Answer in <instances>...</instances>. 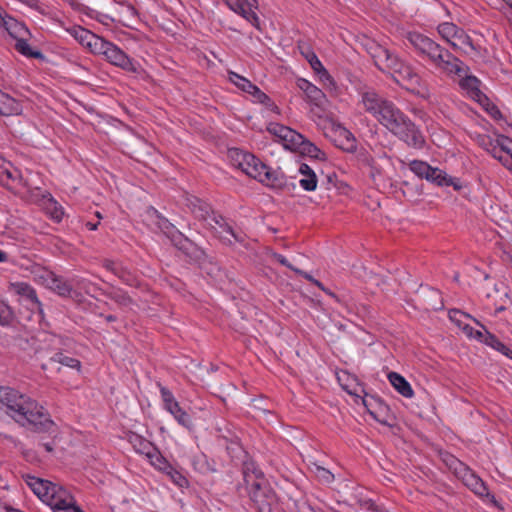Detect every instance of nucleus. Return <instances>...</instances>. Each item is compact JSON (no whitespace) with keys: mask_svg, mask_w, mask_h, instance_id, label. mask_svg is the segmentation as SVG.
<instances>
[{"mask_svg":"<svg viewBox=\"0 0 512 512\" xmlns=\"http://www.w3.org/2000/svg\"><path fill=\"white\" fill-rule=\"evenodd\" d=\"M462 331L465 333V335L469 338H474L477 341L483 343L485 339V331L482 332L480 330H475L472 326L469 324H465L462 327Z\"/></svg>","mask_w":512,"mask_h":512,"instance_id":"55","label":"nucleus"},{"mask_svg":"<svg viewBox=\"0 0 512 512\" xmlns=\"http://www.w3.org/2000/svg\"><path fill=\"white\" fill-rule=\"evenodd\" d=\"M124 284L131 287H139L140 281L137 276L123 265L118 270L117 276Z\"/></svg>","mask_w":512,"mask_h":512,"instance_id":"47","label":"nucleus"},{"mask_svg":"<svg viewBox=\"0 0 512 512\" xmlns=\"http://www.w3.org/2000/svg\"><path fill=\"white\" fill-rule=\"evenodd\" d=\"M214 429L217 440L222 443L236 439L238 436L235 427L224 419L217 421Z\"/></svg>","mask_w":512,"mask_h":512,"instance_id":"30","label":"nucleus"},{"mask_svg":"<svg viewBox=\"0 0 512 512\" xmlns=\"http://www.w3.org/2000/svg\"><path fill=\"white\" fill-rule=\"evenodd\" d=\"M473 322L478 327L483 329V331H485V339H484V342H483L485 345H487V346L491 347L492 349L500 352L501 354H503L507 358L512 359V350L508 346H506L503 342H501L496 335H494L491 332H489L487 330L486 326L484 324H482L479 320L473 319Z\"/></svg>","mask_w":512,"mask_h":512,"instance_id":"26","label":"nucleus"},{"mask_svg":"<svg viewBox=\"0 0 512 512\" xmlns=\"http://www.w3.org/2000/svg\"><path fill=\"white\" fill-rule=\"evenodd\" d=\"M227 4L231 10L241 15L259 29V18L253 10L257 8L256 0H227Z\"/></svg>","mask_w":512,"mask_h":512,"instance_id":"14","label":"nucleus"},{"mask_svg":"<svg viewBox=\"0 0 512 512\" xmlns=\"http://www.w3.org/2000/svg\"><path fill=\"white\" fill-rule=\"evenodd\" d=\"M436 69L447 75L462 76L464 63L444 47L440 48L429 62Z\"/></svg>","mask_w":512,"mask_h":512,"instance_id":"10","label":"nucleus"},{"mask_svg":"<svg viewBox=\"0 0 512 512\" xmlns=\"http://www.w3.org/2000/svg\"><path fill=\"white\" fill-rule=\"evenodd\" d=\"M18 1L23 3V4H25V5H27L28 7L36 10L41 15H46L47 14L45 6L42 5L39 2V0H18Z\"/></svg>","mask_w":512,"mask_h":512,"instance_id":"59","label":"nucleus"},{"mask_svg":"<svg viewBox=\"0 0 512 512\" xmlns=\"http://www.w3.org/2000/svg\"><path fill=\"white\" fill-rule=\"evenodd\" d=\"M299 172L303 175V178L299 180L300 186L305 191H314L317 188L318 179L312 168L308 164L302 163Z\"/></svg>","mask_w":512,"mask_h":512,"instance_id":"32","label":"nucleus"},{"mask_svg":"<svg viewBox=\"0 0 512 512\" xmlns=\"http://www.w3.org/2000/svg\"><path fill=\"white\" fill-rule=\"evenodd\" d=\"M407 42L414 49V52L422 59L430 62L435 54L442 47L440 44L420 32H408L406 35Z\"/></svg>","mask_w":512,"mask_h":512,"instance_id":"7","label":"nucleus"},{"mask_svg":"<svg viewBox=\"0 0 512 512\" xmlns=\"http://www.w3.org/2000/svg\"><path fill=\"white\" fill-rule=\"evenodd\" d=\"M160 393H161V397H162L165 409L170 405L176 406L177 400L174 398L172 392L168 388L161 386Z\"/></svg>","mask_w":512,"mask_h":512,"instance_id":"57","label":"nucleus"},{"mask_svg":"<svg viewBox=\"0 0 512 512\" xmlns=\"http://www.w3.org/2000/svg\"><path fill=\"white\" fill-rule=\"evenodd\" d=\"M267 131L272 135L276 136L277 138H279L283 147L287 150L289 149L293 140H295V137L296 140L299 139L297 131L279 123H270L267 126Z\"/></svg>","mask_w":512,"mask_h":512,"instance_id":"21","label":"nucleus"},{"mask_svg":"<svg viewBox=\"0 0 512 512\" xmlns=\"http://www.w3.org/2000/svg\"><path fill=\"white\" fill-rule=\"evenodd\" d=\"M305 95H306L307 101L311 105L315 106L320 111H324L325 104L327 102V98L321 89H319L318 87L313 85L309 89V91L305 92Z\"/></svg>","mask_w":512,"mask_h":512,"instance_id":"37","label":"nucleus"},{"mask_svg":"<svg viewBox=\"0 0 512 512\" xmlns=\"http://www.w3.org/2000/svg\"><path fill=\"white\" fill-rule=\"evenodd\" d=\"M157 218L156 224L158 228L173 242L174 236L180 235L181 232L165 217H163L157 210H154Z\"/></svg>","mask_w":512,"mask_h":512,"instance_id":"40","label":"nucleus"},{"mask_svg":"<svg viewBox=\"0 0 512 512\" xmlns=\"http://www.w3.org/2000/svg\"><path fill=\"white\" fill-rule=\"evenodd\" d=\"M425 179L437 186H452L456 191L462 189L459 179L447 175L445 171L437 167H431V171H429Z\"/></svg>","mask_w":512,"mask_h":512,"instance_id":"20","label":"nucleus"},{"mask_svg":"<svg viewBox=\"0 0 512 512\" xmlns=\"http://www.w3.org/2000/svg\"><path fill=\"white\" fill-rule=\"evenodd\" d=\"M475 494L479 496H490L487 486L468 466L458 476Z\"/></svg>","mask_w":512,"mask_h":512,"instance_id":"22","label":"nucleus"},{"mask_svg":"<svg viewBox=\"0 0 512 512\" xmlns=\"http://www.w3.org/2000/svg\"><path fill=\"white\" fill-rule=\"evenodd\" d=\"M128 441L136 452L151 457V452L154 451L155 446L149 440L137 433H131L128 435Z\"/></svg>","mask_w":512,"mask_h":512,"instance_id":"33","label":"nucleus"},{"mask_svg":"<svg viewBox=\"0 0 512 512\" xmlns=\"http://www.w3.org/2000/svg\"><path fill=\"white\" fill-rule=\"evenodd\" d=\"M103 295L114 301L120 308H131L136 304L134 299L121 288L113 287L109 291H103Z\"/></svg>","mask_w":512,"mask_h":512,"instance_id":"29","label":"nucleus"},{"mask_svg":"<svg viewBox=\"0 0 512 512\" xmlns=\"http://www.w3.org/2000/svg\"><path fill=\"white\" fill-rule=\"evenodd\" d=\"M211 215V221L215 225H218L219 228H221L224 232L229 233L234 238V240L240 241L233 228L225 221V218L221 214L215 213L213 211Z\"/></svg>","mask_w":512,"mask_h":512,"instance_id":"50","label":"nucleus"},{"mask_svg":"<svg viewBox=\"0 0 512 512\" xmlns=\"http://www.w3.org/2000/svg\"><path fill=\"white\" fill-rule=\"evenodd\" d=\"M0 185L14 194H21L22 191L30 190L29 182L22 176L20 170L7 161V166L0 170Z\"/></svg>","mask_w":512,"mask_h":512,"instance_id":"8","label":"nucleus"},{"mask_svg":"<svg viewBox=\"0 0 512 512\" xmlns=\"http://www.w3.org/2000/svg\"><path fill=\"white\" fill-rule=\"evenodd\" d=\"M489 153L501 163L505 164L507 162V157L504 156L502 150H500V145H495V149L490 150Z\"/></svg>","mask_w":512,"mask_h":512,"instance_id":"63","label":"nucleus"},{"mask_svg":"<svg viewBox=\"0 0 512 512\" xmlns=\"http://www.w3.org/2000/svg\"><path fill=\"white\" fill-rule=\"evenodd\" d=\"M3 20H0V28H4L7 33L15 40L23 37H31V32L27 26L4 11Z\"/></svg>","mask_w":512,"mask_h":512,"instance_id":"16","label":"nucleus"},{"mask_svg":"<svg viewBox=\"0 0 512 512\" xmlns=\"http://www.w3.org/2000/svg\"><path fill=\"white\" fill-rule=\"evenodd\" d=\"M67 31L82 46L87 47L91 53H93V51H94V46L98 45L99 41L102 38L82 26H73V27L67 29Z\"/></svg>","mask_w":512,"mask_h":512,"instance_id":"18","label":"nucleus"},{"mask_svg":"<svg viewBox=\"0 0 512 512\" xmlns=\"http://www.w3.org/2000/svg\"><path fill=\"white\" fill-rule=\"evenodd\" d=\"M93 54L101 55L110 64L119 67L127 72L138 74L140 72V64L130 58L121 48L114 43L104 39L94 46Z\"/></svg>","mask_w":512,"mask_h":512,"instance_id":"5","label":"nucleus"},{"mask_svg":"<svg viewBox=\"0 0 512 512\" xmlns=\"http://www.w3.org/2000/svg\"><path fill=\"white\" fill-rule=\"evenodd\" d=\"M440 458L445 463V465L453 471V473L458 477L463 470H466L467 465L464 464L462 461H460L458 458H456L451 453L444 451L440 452Z\"/></svg>","mask_w":512,"mask_h":512,"instance_id":"39","label":"nucleus"},{"mask_svg":"<svg viewBox=\"0 0 512 512\" xmlns=\"http://www.w3.org/2000/svg\"><path fill=\"white\" fill-rule=\"evenodd\" d=\"M251 95L257 102L261 104H265L270 101V97L263 91H261L258 87L254 90V92Z\"/></svg>","mask_w":512,"mask_h":512,"instance_id":"62","label":"nucleus"},{"mask_svg":"<svg viewBox=\"0 0 512 512\" xmlns=\"http://www.w3.org/2000/svg\"><path fill=\"white\" fill-rule=\"evenodd\" d=\"M75 501L74 496L63 486L54 483V489L51 491L47 505L55 510L57 507L69 505Z\"/></svg>","mask_w":512,"mask_h":512,"instance_id":"24","label":"nucleus"},{"mask_svg":"<svg viewBox=\"0 0 512 512\" xmlns=\"http://www.w3.org/2000/svg\"><path fill=\"white\" fill-rule=\"evenodd\" d=\"M479 145L484 148L487 152L495 149L496 143H499V135L496 138H492L489 135H479L478 136Z\"/></svg>","mask_w":512,"mask_h":512,"instance_id":"53","label":"nucleus"},{"mask_svg":"<svg viewBox=\"0 0 512 512\" xmlns=\"http://www.w3.org/2000/svg\"><path fill=\"white\" fill-rule=\"evenodd\" d=\"M148 458L150 459L151 464L161 472L166 471L172 465L160 454L156 447L154 448V451L151 452V457Z\"/></svg>","mask_w":512,"mask_h":512,"instance_id":"49","label":"nucleus"},{"mask_svg":"<svg viewBox=\"0 0 512 512\" xmlns=\"http://www.w3.org/2000/svg\"><path fill=\"white\" fill-rule=\"evenodd\" d=\"M299 139L293 140L288 150L297 152L302 156H307L312 159L326 161L327 156L324 151L318 148L314 143L306 139L302 134L298 133Z\"/></svg>","mask_w":512,"mask_h":512,"instance_id":"12","label":"nucleus"},{"mask_svg":"<svg viewBox=\"0 0 512 512\" xmlns=\"http://www.w3.org/2000/svg\"><path fill=\"white\" fill-rule=\"evenodd\" d=\"M362 103L368 113L409 147L423 148V134L393 101L382 97L374 90H368L362 93Z\"/></svg>","mask_w":512,"mask_h":512,"instance_id":"1","label":"nucleus"},{"mask_svg":"<svg viewBox=\"0 0 512 512\" xmlns=\"http://www.w3.org/2000/svg\"><path fill=\"white\" fill-rule=\"evenodd\" d=\"M449 318L450 320L455 323L461 330H462V327L465 325V323H463L462 321V318H467V319H471L473 321V319H475L473 316H471L470 314L466 313V312H463L459 309H451L449 311Z\"/></svg>","mask_w":512,"mask_h":512,"instance_id":"52","label":"nucleus"},{"mask_svg":"<svg viewBox=\"0 0 512 512\" xmlns=\"http://www.w3.org/2000/svg\"><path fill=\"white\" fill-rule=\"evenodd\" d=\"M298 49L301 55L309 62L313 71L320 76L321 81H328L330 84L334 83L332 76L325 69V67L323 66L315 52L313 51L312 47L308 43L299 41Z\"/></svg>","mask_w":512,"mask_h":512,"instance_id":"11","label":"nucleus"},{"mask_svg":"<svg viewBox=\"0 0 512 512\" xmlns=\"http://www.w3.org/2000/svg\"><path fill=\"white\" fill-rule=\"evenodd\" d=\"M172 245L185 256L189 263L201 265L208 258L206 252L183 233L174 236Z\"/></svg>","mask_w":512,"mask_h":512,"instance_id":"9","label":"nucleus"},{"mask_svg":"<svg viewBox=\"0 0 512 512\" xmlns=\"http://www.w3.org/2000/svg\"><path fill=\"white\" fill-rule=\"evenodd\" d=\"M30 37H23L16 40L15 43V49L22 54L23 56H26L28 58H34V59H42L44 56L41 51L34 50L31 48V46L28 44V39Z\"/></svg>","mask_w":512,"mask_h":512,"instance_id":"41","label":"nucleus"},{"mask_svg":"<svg viewBox=\"0 0 512 512\" xmlns=\"http://www.w3.org/2000/svg\"><path fill=\"white\" fill-rule=\"evenodd\" d=\"M0 402L6 406V413L9 416L33 432L47 433L55 426L50 414L43 406L13 388H0Z\"/></svg>","mask_w":512,"mask_h":512,"instance_id":"2","label":"nucleus"},{"mask_svg":"<svg viewBox=\"0 0 512 512\" xmlns=\"http://www.w3.org/2000/svg\"><path fill=\"white\" fill-rule=\"evenodd\" d=\"M230 80L242 91L249 94H252L254 90L257 88V86L254 85L251 81L234 72L230 73Z\"/></svg>","mask_w":512,"mask_h":512,"instance_id":"45","label":"nucleus"},{"mask_svg":"<svg viewBox=\"0 0 512 512\" xmlns=\"http://www.w3.org/2000/svg\"><path fill=\"white\" fill-rule=\"evenodd\" d=\"M395 81L400 85L417 86L420 83V76L414 72L413 68L402 62L392 73Z\"/></svg>","mask_w":512,"mask_h":512,"instance_id":"23","label":"nucleus"},{"mask_svg":"<svg viewBox=\"0 0 512 512\" xmlns=\"http://www.w3.org/2000/svg\"><path fill=\"white\" fill-rule=\"evenodd\" d=\"M221 444L225 446L226 451L233 462H240L244 458H248V453L243 448L239 436H237L236 439Z\"/></svg>","mask_w":512,"mask_h":512,"instance_id":"34","label":"nucleus"},{"mask_svg":"<svg viewBox=\"0 0 512 512\" xmlns=\"http://www.w3.org/2000/svg\"><path fill=\"white\" fill-rule=\"evenodd\" d=\"M165 475L169 477V479L179 488H185L188 487L189 481L188 479L182 474L181 471L176 469L174 466H170L166 471L163 472Z\"/></svg>","mask_w":512,"mask_h":512,"instance_id":"44","label":"nucleus"},{"mask_svg":"<svg viewBox=\"0 0 512 512\" xmlns=\"http://www.w3.org/2000/svg\"><path fill=\"white\" fill-rule=\"evenodd\" d=\"M25 483L31 488L37 497L47 504L51 491L54 489V483L32 475H24Z\"/></svg>","mask_w":512,"mask_h":512,"instance_id":"15","label":"nucleus"},{"mask_svg":"<svg viewBox=\"0 0 512 512\" xmlns=\"http://www.w3.org/2000/svg\"><path fill=\"white\" fill-rule=\"evenodd\" d=\"M417 297L424 310L438 311L444 306L440 291L430 286L421 285Z\"/></svg>","mask_w":512,"mask_h":512,"instance_id":"13","label":"nucleus"},{"mask_svg":"<svg viewBox=\"0 0 512 512\" xmlns=\"http://www.w3.org/2000/svg\"><path fill=\"white\" fill-rule=\"evenodd\" d=\"M478 84L479 80L475 76H466L461 81V86L463 88L469 89L476 94L481 93L480 89L478 88Z\"/></svg>","mask_w":512,"mask_h":512,"instance_id":"56","label":"nucleus"},{"mask_svg":"<svg viewBox=\"0 0 512 512\" xmlns=\"http://www.w3.org/2000/svg\"><path fill=\"white\" fill-rule=\"evenodd\" d=\"M193 467L196 471L201 474H210L217 472L216 464L214 460L208 459L205 454L196 456L193 459Z\"/></svg>","mask_w":512,"mask_h":512,"instance_id":"38","label":"nucleus"},{"mask_svg":"<svg viewBox=\"0 0 512 512\" xmlns=\"http://www.w3.org/2000/svg\"><path fill=\"white\" fill-rule=\"evenodd\" d=\"M314 473L316 477L323 483L328 484L334 481L333 473L322 466L315 465Z\"/></svg>","mask_w":512,"mask_h":512,"instance_id":"54","label":"nucleus"},{"mask_svg":"<svg viewBox=\"0 0 512 512\" xmlns=\"http://www.w3.org/2000/svg\"><path fill=\"white\" fill-rule=\"evenodd\" d=\"M185 201L188 209L199 220L206 221L213 212L210 204L194 195H187Z\"/></svg>","mask_w":512,"mask_h":512,"instance_id":"19","label":"nucleus"},{"mask_svg":"<svg viewBox=\"0 0 512 512\" xmlns=\"http://www.w3.org/2000/svg\"><path fill=\"white\" fill-rule=\"evenodd\" d=\"M231 157L245 174L268 187L284 189L289 185L287 177L280 169H272L251 153L234 149L231 150Z\"/></svg>","mask_w":512,"mask_h":512,"instance_id":"3","label":"nucleus"},{"mask_svg":"<svg viewBox=\"0 0 512 512\" xmlns=\"http://www.w3.org/2000/svg\"><path fill=\"white\" fill-rule=\"evenodd\" d=\"M273 258L281 265L289 268L290 270L294 271V269H297L296 267H294L288 260L287 258L282 255V254H279V253H274L273 254Z\"/></svg>","mask_w":512,"mask_h":512,"instance_id":"64","label":"nucleus"},{"mask_svg":"<svg viewBox=\"0 0 512 512\" xmlns=\"http://www.w3.org/2000/svg\"><path fill=\"white\" fill-rule=\"evenodd\" d=\"M52 205H53V208L50 210V215H51L52 219H54L57 222H60L64 215L63 208L60 206H57L56 202H53Z\"/></svg>","mask_w":512,"mask_h":512,"instance_id":"61","label":"nucleus"},{"mask_svg":"<svg viewBox=\"0 0 512 512\" xmlns=\"http://www.w3.org/2000/svg\"><path fill=\"white\" fill-rule=\"evenodd\" d=\"M51 362H57L61 365L67 366L69 368H74L79 370L81 367V362L73 357L65 355L63 352H57L50 358Z\"/></svg>","mask_w":512,"mask_h":512,"instance_id":"46","label":"nucleus"},{"mask_svg":"<svg viewBox=\"0 0 512 512\" xmlns=\"http://www.w3.org/2000/svg\"><path fill=\"white\" fill-rule=\"evenodd\" d=\"M388 380L396 391L403 397L411 398L414 395L410 383L399 373L390 372L388 374Z\"/></svg>","mask_w":512,"mask_h":512,"instance_id":"31","label":"nucleus"},{"mask_svg":"<svg viewBox=\"0 0 512 512\" xmlns=\"http://www.w3.org/2000/svg\"><path fill=\"white\" fill-rule=\"evenodd\" d=\"M367 52L372 57L375 66L379 69L380 66H387L385 64V58L389 54L390 50L385 48L384 46L371 41L366 45Z\"/></svg>","mask_w":512,"mask_h":512,"instance_id":"35","label":"nucleus"},{"mask_svg":"<svg viewBox=\"0 0 512 512\" xmlns=\"http://www.w3.org/2000/svg\"><path fill=\"white\" fill-rule=\"evenodd\" d=\"M431 167L427 162L421 160H413L409 163L410 170L421 179L427 177Z\"/></svg>","mask_w":512,"mask_h":512,"instance_id":"48","label":"nucleus"},{"mask_svg":"<svg viewBox=\"0 0 512 512\" xmlns=\"http://www.w3.org/2000/svg\"><path fill=\"white\" fill-rule=\"evenodd\" d=\"M438 33L444 38L448 43H450L453 47L456 46L455 43L451 42V38H464L463 43L468 44L473 48V42L470 36L466 35L464 30L459 28L457 25L451 22H444L438 25L437 27Z\"/></svg>","mask_w":512,"mask_h":512,"instance_id":"17","label":"nucleus"},{"mask_svg":"<svg viewBox=\"0 0 512 512\" xmlns=\"http://www.w3.org/2000/svg\"><path fill=\"white\" fill-rule=\"evenodd\" d=\"M346 139L348 146L344 148L347 152L356 153V161L361 170L368 174L373 182L382 178L384 170L378 161L365 148L356 149V141L353 135L346 131Z\"/></svg>","mask_w":512,"mask_h":512,"instance_id":"6","label":"nucleus"},{"mask_svg":"<svg viewBox=\"0 0 512 512\" xmlns=\"http://www.w3.org/2000/svg\"><path fill=\"white\" fill-rule=\"evenodd\" d=\"M10 291L19 295L34 307H39L41 305L35 289L25 282L11 283Z\"/></svg>","mask_w":512,"mask_h":512,"instance_id":"27","label":"nucleus"},{"mask_svg":"<svg viewBox=\"0 0 512 512\" xmlns=\"http://www.w3.org/2000/svg\"><path fill=\"white\" fill-rule=\"evenodd\" d=\"M166 410L173 415L175 420L182 425L183 427L191 430L193 428V423L190 415L183 410L178 401L176 402V406L170 405L166 408Z\"/></svg>","mask_w":512,"mask_h":512,"instance_id":"36","label":"nucleus"},{"mask_svg":"<svg viewBox=\"0 0 512 512\" xmlns=\"http://www.w3.org/2000/svg\"><path fill=\"white\" fill-rule=\"evenodd\" d=\"M15 318L16 317L13 308L6 301L0 298V326H12Z\"/></svg>","mask_w":512,"mask_h":512,"instance_id":"43","label":"nucleus"},{"mask_svg":"<svg viewBox=\"0 0 512 512\" xmlns=\"http://www.w3.org/2000/svg\"><path fill=\"white\" fill-rule=\"evenodd\" d=\"M246 491L257 512H277L278 497L266 479L251 483Z\"/></svg>","mask_w":512,"mask_h":512,"instance_id":"4","label":"nucleus"},{"mask_svg":"<svg viewBox=\"0 0 512 512\" xmlns=\"http://www.w3.org/2000/svg\"><path fill=\"white\" fill-rule=\"evenodd\" d=\"M384 60H385V64L387 66L386 67L380 66L379 70L382 72L390 73V74H392L398 68V66L403 62L402 60L399 59V57L396 54H394L391 51L389 52V54L386 56V58Z\"/></svg>","mask_w":512,"mask_h":512,"instance_id":"51","label":"nucleus"},{"mask_svg":"<svg viewBox=\"0 0 512 512\" xmlns=\"http://www.w3.org/2000/svg\"><path fill=\"white\" fill-rule=\"evenodd\" d=\"M50 288L61 297H72L73 288L71 284L61 277H53Z\"/></svg>","mask_w":512,"mask_h":512,"instance_id":"42","label":"nucleus"},{"mask_svg":"<svg viewBox=\"0 0 512 512\" xmlns=\"http://www.w3.org/2000/svg\"><path fill=\"white\" fill-rule=\"evenodd\" d=\"M102 266L117 276L118 270L121 268L122 264L119 262H115L113 260L105 259L102 262Z\"/></svg>","mask_w":512,"mask_h":512,"instance_id":"60","label":"nucleus"},{"mask_svg":"<svg viewBox=\"0 0 512 512\" xmlns=\"http://www.w3.org/2000/svg\"><path fill=\"white\" fill-rule=\"evenodd\" d=\"M496 144L500 145V150H502V152L508 155L512 160V149L510 147L512 140L504 135H499V143Z\"/></svg>","mask_w":512,"mask_h":512,"instance_id":"58","label":"nucleus"},{"mask_svg":"<svg viewBox=\"0 0 512 512\" xmlns=\"http://www.w3.org/2000/svg\"><path fill=\"white\" fill-rule=\"evenodd\" d=\"M242 465V474L245 487L251 485V483L257 482L260 478L266 479L264 473L259 469L256 462L250 458H244L240 461Z\"/></svg>","mask_w":512,"mask_h":512,"instance_id":"25","label":"nucleus"},{"mask_svg":"<svg viewBox=\"0 0 512 512\" xmlns=\"http://www.w3.org/2000/svg\"><path fill=\"white\" fill-rule=\"evenodd\" d=\"M22 111V106L15 98L0 90V115L11 116L18 115Z\"/></svg>","mask_w":512,"mask_h":512,"instance_id":"28","label":"nucleus"}]
</instances>
